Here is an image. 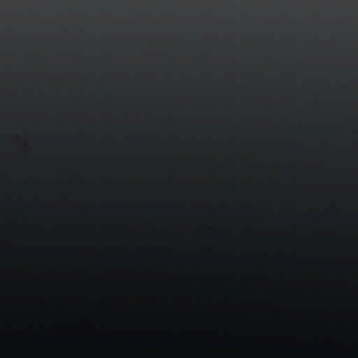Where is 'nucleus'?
Instances as JSON below:
<instances>
[{
    "mask_svg": "<svg viewBox=\"0 0 358 358\" xmlns=\"http://www.w3.org/2000/svg\"><path fill=\"white\" fill-rule=\"evenodd\" d=\"M292 165H293V167L294 166V163H293V164H292Z\"/></svg>",
    "mask_w": 358,
    "mask_h": 358,
    "instance_id": "nucleus-2",
    "label": "nucleus"
},
{
    "mask_svg": "<svg viewBox=\"0 0 358 358\" xmlns=\"http://www.w3.org/2000/svg\"><path fill=\"white\" fill-rule=\"evenodd\" d=\"M292 125H293V126H294V124L293 123V124H292Z\"/></svg>",
    "mask_w": 358,
    "mask_h": 358,
    "instance_id": "nucleus-3",
    "label": "nucleus"
},
{
    "mask_svg": "<svg viewBox=\"0 0 358 358\" xmlns=\"http://www.w3.org/2000/svg\"><path fill=\"white\" fill-rule=\"evenodd\" d=\"M292 188H293V192L294 191V185H293V187H292Z\"/></svg>",
    "mask_w": 358,
    "mask_h": 358,
    "instance_id": "nucleus-1",
    "label": "nucleus"
}]
</instances>
